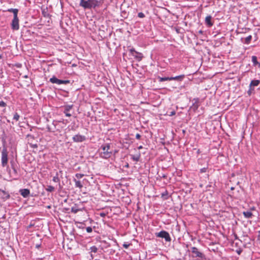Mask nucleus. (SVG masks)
Returning <instances> with one entry per match:
<instances>
[{
    "mask_svg": "<svg viewBox=\"0 0 260 260\" xmlns=\"http://www.w3.org/2000/svg\"><path fill=\"white\" fill-rule=\"evenodd\" d=\"M59 173L62 174V171H59V172H57L56 175L53 177L52 181L54 182L58 183L59 187H61L60 184V179L58 176Z\"/></svg>",
    "mask_w": 260,
    "mask_h": 260,
    "instance_id": "obj_14",
    "label": "nucleus"
},
{
    "mask_svg": "<svg viewBox=\"0 0 260 260\" xmlns=\"http://www.w3.org/2000/svg\"><path fill=\"white\" fill-rule=\"evenodd\" d=\"M31 147L32 148H37L38 147V145L36 144H32V145H31Z\"/></svg>",
    "mask_w": 260,
    "mask_h": 260,
    "instance_id": "obj_39",
    "label": "nucleus"
},
{
    "mask_svg": "<svg viewBox=\"0 0 260 260\" xmlns=\"http://www.w3.org/2000/svg\"><path fill=\"white\" fill-rule=\"evenodd\" d=\"M142 148H143V146H141H141H139V147H138V149H139V150H140V149H142Z\"/></svg>",
    "mask_w": 260,
    "mask_h": 260,
    "instance_id": "obj_41",
    "label": "nucleus"
},
{
    "mask_svg": "<svg viewBox=\"0 0 260 260\" xmlns=\"http://www.w3.org/2000/svg\"><path fill=\"white\" fill-rule=\"evenodd\" d=\"M140 154L136 155V156L133 155V156H132V159L135 161H139V160L140 159Z\"/></svg>",
    "mask_w": 260,
    "mask_h": 260,
    "instance_id": "obj_28",
    "label": "nucleus"
},
{
    "mask_svg": "<svg viewBox=\"0 0 260 260\" xmlns=\"http://www.w3.org/2000/svg\"><path fill=\"white\" fill-rule=\"evenodd\" d=\"M252 62H253L254 66H255L256 65H258L259 67H260V63H259L257 61V57L256 56H252Z\"/></svg>",
    "mask_w": 260,
    "mask_h": 260,
    "instance_id": "obj_20",
    "label": "nucleus"
},
{
    "mask_svg": "<svg viewBox=\"0 0 260 260\" xmlns=\"http://www.w3.org/2000/svg\"><path fill=\"white\" fill-rule=\"evenodd\" d=\"M73 107V105H67L64 106V110L63 113L66 114V115L68 117H71V114L69 113V112L71 110Z\"/></svg>",
    "mask_w": 260,
    "mask_h": 260,
    "instance_id": "obj_12",
    "label": "nucleus"
},
{
    "mask_svg": "<svg viewBox=\"0 0 260 260\" xmlns=\"http://www.w3.org/2000/svg\"><path fill=\"white\" fill-rule=\"evenodd\" d=\"M40 246H41L40 244H37L36 245V247L37 248H39L40 247Z\"/></svg>",
    "mask_w": 260,
    "mask_h": 260,
    "instance_id": "obj_40",
    "label": "nucleus"
},
{
    "mask_svg": "<svg viewBox=\"0 0 260 260\" xmlns=\"http://www.w3.org/2000/svg\"><path fill=\"white\" fill-rule=\"evenodd\" d=\"M6 106V104L4 101H0V107H5Z\"/></svg>",
    "mask_w": 260,
    "mask_h": 260,
    "instance_id": "obj_31",
    "label": "nucleus"
},
{
    "mask_svg": "<svg viewBox=\"0 0 260 260\" xmlns=\"http://www.w3.org/2000/svg\"><path fill=\"white\" fill-rule=\"evenodd\" d=\"M48 130L49 132H54L51 128L48 127Z\"/></svg>",
    "mask_w": 260,
    "mask_h": 260,
    "instance_id": "obj_42",
    "label": "nucleus"
},
{
    "mask_svg": "<svg viewBox=\"0 0 260 260\" xmlns=\"http://www.w3.org/2000/svg\"><path fill=\"white\" fill-rule=\"evenodd\" d=\"M42 13L45 17H48L49 16V14L48 13V9L47 8L42 9Z\"/></svg>",
    "mask_w": 260,
    "mask_h": 260,
    "instance_id": "obj_21",
    "label": "nucleus"
},
{
    "mask_svg": "<svg viewBox=\"0 0 260 260\" xmlns=\"http://www.w3.org/2000/svg\"><path fill=\"white\" fill-rule=\"evenodd\" d=\"M86 230L87 233H91L92 231V229L90 226H88L86 228Z\"/></svg>",
    "mask_w": 260,
    "mask_h": 260,
    "instance_id": "obj_30",
    "label": "nucleus"
},
{
    "mask_svg": "<svg viewBox=\"0 0 260 260\" xmlns=\"http://www.w3.org/2000/svg\"><path fill=\"white\" fill-rule=\"evenodd\" d=\"M8 152L7 148L4 147L2 151V166L3 167H6L8 164Z\"/></svg>",
    "mask_w": 260,
    "mask_h": 260,
    "instance_id": "obj_3",
    "label": "nucleus"
},
{
    "mask_svg": "<svg viewBox=\"0 0 260 260\" xmlns=\"http://www.w3.org/2000/svg\"><path fill=\"white\" fill-rule=\"evenodd\" d=\"M7 11L13 13L14 16L18 15V10L17 9L10 8L8 9Z\"/></svg>",
    "mask_w": 260,
    "mask_h": 260,
    "instance_id": "obj_19",
    "label": "nucleus"
},
{
    "mask_svg": "<svg viewBox=\"0 0 260 260\" xmlns=\"http://www.w3.org/2000/svg\"><path fill=\"white\" fill-rule=\"evenodd\" d=\"M141 138V136L139 134H137L136 135V138L137 139H140Z\"/></svg>",
    "mask_w": 260,
    "mask_h": 260,
    "instance_id": "obj_36",
    "label": "nucleus"
},
{
    "mask_svg": "<svg viewBox=\"0 0 260 260\" xmlns=\"http://www.w3.org/2000/svg\"><path fill=\"white\" fill-rule=\"evenodd\" d=\"M168 195L167 191H166L165 192L161 193V197L165 198V196Z\"/></svg>",
    "mask_w": 260,
    "mask_h": 260,
    "instance_id": "obj_35",
    "label": "nucleus"
},
{
    "mask_svg": "<svg viewBox=\"0 0 260 260\" xmlns=\"http://www.w3.org/2000/svg\"><path fill=\"white\" fill-rule=\"evenodd\" d=\"M3 58V55L2 54H0V59H2Z\"/></svg>",
    "mask_w": 260,
    "mask_h": 260,
    "instance_id": "obj_45",
    "label": "nucleus"
},
{
    "mask_svg": "<svg viewBox=\"0 0 260 260\" xmlns=\"http://www.w3.org/2000/svg\"><path fill=\"white\" fill-rule=\"evenodd\" d=\"M129 51L131 54L139 61H141L143 57V54L141 53L136 51L134 48L130 49Z\"/></svg>",
    "mask_w": 260,
    "mask_h": 260,
    "instance_id": "obj_6",
    "label": "nucleus"
},
{
    "mask_svg": "<svg viewBox=\"0 0 260 260\" xmlns=\"http://www.w3.org/2000/svg\"><path fill=\"white\" fill-rule=\"evenodd\" d=\"M184 77L185 76L184 75H181L176 77H171V79L172 80L182 81Z\"/></svg>",
    "mask_w": 260,
    "mask_h": 260,
    "instance_id": "obj_17",
    "label": "nucleus"
},
{
    "mask_svg": "<svg viewBox=\"0 0 260 260\" xmlns=\"http://www.w3.org/2000/svg\"><path fill=\"white\" fill-rule=\"evenodd\" d=\"M207 168H203L200 170L201 173H205L206 172Z\"/></svg>",
    "mask_w": 260,
    "mask_h": 260,
    "instance_id": "obj_34",
    "label": "nucleus"
},
{
    "mask_svg": "<svg viewBox=\"0 0 260 260\" xmlns=\"http://www.w3.org/2000/svg\"><path fill=\"white\" fill-rule=\"evenodd\" d=\"M72 139L74 142H82L86 140V137L80 134H77L75 135Z\"/></svg>",
    "mask_w": 260,
    "mask_h": 260,
    "instance_id": "obj_8",
    "label": "nucleus"
},
{
    "mask_svg": "<svg viewBox=\"0 0 260 260\" xmlns=\"http://www.w3.org/2000/svg\"><path fill=\"white\" fill-rule=\"evenodd\" d=\"M126 167H128V164H127V165H126Z\"/></svg>",
    "mask_w": 260,
    "mask_h": 260,
    "instance_id": "obj_46",
    "label": "nucleus"
},
{
    "mask_svg": "<svg viewBox=\"0 0 260 260\" xmlns=\"http://www.w3.org/2000/svg\"><path fill=\"white\" fill-rule=\"evenodd\" d=\"M45 189L46 191L51 192L54 191L55 188L51 185H48Z\"/></svg>",
    "mask_w": 260,
    "mask_h": 260,
    "instance_id": "obj_24",
    "label": "nucleus"
},
{
    "mask_svg": "<svg viewBox=\"0 0 260 260\" xmlns=\"http://www.w3.org/2000/svg\"><path fill=\"white\" fill-rule=\"evenodd\" d=\"M155 236L157 237L164 238L167 242H170L171 241L169 233L165 231H161L159 233H156Z\"/></svg>",
    "mask_w": 260,
    "mask_h": 260,
    "instance_id": "obj_4",
    "label": "nucleus"
},
{
    "mask_svg": "<svg viewBox=\"0 0 260 260\" xmlns=\"http://www.w3.org/2000/svg\"><path fill=\"white\" fill-rule=\"evenodd\" d=\"M19 115L17 113H15L13 116V119L16 121H18L19 119Z\"/></svg>",
    "mask_w": 260,
    "mask_h": 260,
    "instance_id": "obj_27",
    "label": "nucleus"
},
{
    "mask_svg": "<svg viewBox=\"0 0 260 260\" xmlns=\"http://www.w3.org/2000/svg\"><path fill=\"white\" fill-rule=\"evenodd\" d=\"M84 176V175L83 174H80V173H77V174L75 175V176H76V177L77 179H81V178H82Z\"/></svg>",
    "mask_w": 260,
    "mask_h": 260,
    "instance_id": "obj_29",
    "label": "nucleus"
},
{
    "mask_svg": "<svg viewBox=\"0 0 260 260\" xmlns=\"http://www.w3.org/2000/svg\"><path fill=\"white\" fill-rule=\"evenodd\" d=\"M199 32L200 34H203V31L202 30H200V31H199Z\"/></svg>",
    "mask_w": 260,
    "mask_h": 260,
    "instance_id": "obj_44",
    "label": "nucleus"
},
{
    "mask_svg": "<svg viewBox=\"0 0 260 260\" xmlns=\"http://www.w3.org/2000/svg\"><path fill=\"white\" fill-rule=\"evenodd\" d=\"M50 82L53 84L57 85L67 84L70 83L69 80H63L57 79L55 76H53L49 80Z\"/></svg>",
    "mask_w": 260,
    "mask_h": 260,
    "instance_id": "obj_5",
    "label": "nucleus"
},
{
    "mask_svg": "<svg viewBox=\"0 0 260 260\" xmlns=\"http://www.w3.org/2000/svg\"><path fill=\"white\" fill-rule=\"evenodd\" d=\"M100 150H101L100 156L103 158H109L112 154V152L110 150V144L109 143L102 145L100 147Z\"/></svg>",
    "mask_w": 260,
    "mask_h": 260,
    "instance_id": "obj_2",
    "label": "nucleus"
},
{
    "mask_svg": "<svg viewBox=\"0 0 260 260\" xmlns=\"http://www.w3.org/2000/svg\"><path fill=\"white\" fill-rule=\"evenodd\" d=\"M94 260H100V259L96 258Z\"/></svg>",
    "mask_w": 260,
    "mask_h": 260,
    "instance_id": "obj_47",
    "label": "nucleus"
},
{
    "mask_svg": "<svg viewBox=\"0 0 260 260\" xmlns=\"http://www.w3.org/2000/svg\"><path fill=\"white\" fill-rule=\"evenodd\" d=\"M129 246V244H126V243H124L123 245V246L125 248H127Z\"/></svg>",
    "mask_w": 260,
    "mask_h": 260,
    "instance_id": "obj_37",
    "label": "nucleus"
},
{
    "mask_svg": "<svg viewBox=\"0 0 260 260\" xmlns=\"http://www.w3.org/2000/svg\"><path fill=\"white\" fill-rule=\"evenodd\" d=\"M176 112L175 111H171L170 112V113L169 114V115L170 116H173V115H174L175 114Z\"/></svg>",
    "mask_w": 260,
    "mask_h": 260,
    "instance_id": "obj_38",
    "label": "nucleus"
},
{
    "mask_svg": "<svg viewBox=\"0 0 260 260\" xmlns=\"http://www.w3.org/2000/svg\"><path fill=\"white\" fill-rule=\"evenodd\" d=\"M192 105L190 107V109L192 110H193L194 112H195L197 109L199 108V107L200 106L199 104V98H195L193 99L192 100Z\"/></svg>",
    "mask_w": 260,
    "mask_h": 260,
    "instance_id": "obj_9",
    "label": "nucleus"
},
{
    "mask_svg": "<svg viewBox=\"0 0 260 260\" xmlns=\"http://www.w3.org/2000/svg\"><path fill=\"white\" fill-rule=\"evenodd\" d=\"M243 214L244 217L246 218H250L253 216L252 212L250 211H244Z\"/></svg>",
    "mask_w": 260,
    "mask_h": 260,
    "instance_id": "obj_18",
    "label": "nucleus"
},
{
    "mask_svg": "<svg viewBox=\"0 0 260 260\" xmlns=\"http://www.w3.org/2000/svg\"><path fill=\"white\" fill-rule=\"evenodd\" d=\"M212 17L211 16H207L205 18V23L209 26L211 27L213 25V23L211 22Z\"/></svg>",
    "mask_w": 260,
    "mask_h": 260,
    "instance_id": "obj_15",
    "label": "nucleus"
},
{
    "mask_svg": "<svg viewBox=\"0 0 260 260\" xmlns=\"http://www.w3.org/2000/svg\"><path fill=\"white\" fill-rule=\"evenodd\" d=\"M73 181L75 182V185L76 187H78L80 189L83 187V185L79 180H77L76 179L74 178Z\"/></svg>",
    "mask_w": 260,
    "mask_h": 260,
    "instance_id": "obj_16",
    "label": "nucleus"
},
{
    "mask_svg": "<svg viewBox=\"0 0 260 260\" xmlns=\"http://www.w3.org/2000/svg\"><path fill=\"white\" fill-rule=\"evenodd\" d=\"M100 215L102 217H105L106 216V213L104 212H101Z\"/></svg>",
    "mask_w": 260,
    "mask_h": 260,
    "instance_id": "obj_33",
    "label": "nucleus"
},
{
    "mask_svg": "<svg viewBox=\"0 0 260 260\" xmlns=\"http://www.w3.org/2000/svg\"><path fill=\"white\" fill-rule=\"evenodd\" d=\"M80 210V209L77 208L76 206L72 207L71 208V212L74 213H77L78 211Z\"/></svg>",
    "mask_w": 260,
    "mask_h": 260,
    "instance_id": "obj_25",
    "label": "nucleus"
},
{
    "mask_svg": "<svg viewBox=\"0 0 260 260\" xmlns=\"http://www.w3.org/2000/svg\"><path fill=\"white\" fill-rule=\"evenodd\" d=\"M251 39H252V36L251 35H249L245 38L244 43L246 44H249L250 43V42H251Z\"/></svg>",
    "mask_w": 260,
    "mask_h": 260,
    "instance_id": "obj_23",
    "label": "nucleus"
},
{
    "mask_svg": "<svg viewBox=\"0 0 260 260\" xmlns=\"http://www.w3.org/2000/svg\"><path fill=\"white\" fill-rule=\"evenodd\" d=\"M138 16L140 18H144L145 17L144 14L142 12L139 13Z\"/></svg>",
    "mask_w": 260,
    "mask_h": 260,
    "instance_id": "obj_32",
    "label": "nucleus"
},
{
    "mask_svg": "<svg viewBox=\"0 0 260 260\" xmlns=\"http://www.w3.org/2000/svg\"><path fill=\"white\" fill-rule=\"evenodd\" d=\"M19 192L23 198H25L28 197L30 194V191L28 189H21L19 190Z\"/></svg>",
    "mask_w": 260,
    "mask_h": 260,
    "instance_id": "obj_11",
    "label": "nucleus"
},
{
    "mask_svg": "<svg viewBox=\"0 0 260 260\" xmlns=\"http://www.w3.org/2000/svg\"><path fill=\"white\" fill-rule=\"evenodd\" d=\"M11 25V28L13 30H17L19 29V19L18 17V15L13 17V19L12 21Z\"/></svg>",
    "mask_w": 260,
    "mask_h": 260,
    "instance_id": "obj_7",
    "label": "nucleus"
},
{
    "mask_svg": "<svg viewBox=\"0 0 260 260\" xmlns=\"http://www.w3.org/2000/svg\"><path fill=\"white\" fill-rule=\"evenodd\" d=\"M101 2L98 0H80L79 5L84 9H91L99 7Z\"/></svg>",
    "mask_w": 260,
    "mask_h": 260,
    "instance_id": "obj_1",
    "label": "nucleus"
},
{
    "mask_svg": "<svg viewBox=\"0 0 260 260\" xmlns=\"http://www.w3.org/2000/svg\"><path fill=\"white\" fill-rule=\"evenodd\" d=\"M191 252L195 255L196 257L202 258L204 256V254L200 252L197 247H192L191 248Z\"/></svg>",
    "mask_w": 260,
    "mask_h": 260,
    "instance_id": "obj_10",
    "label": "nucleus"
},
{
    "mask_svg": "<svg viewBox=\"0 0 260 260\" xmlns=\"http://www.w3.org/2000/svg\"><path fill=\"white\" fill-rule=\"evenodd\" d=\"M159 82H164L165 81H171L172 80L171 77H160L158 78Z\"/></svg>",
    "mask_w": 260,
    "mask_h": 260,
    "instance_id": "obj_22",
    "label": "nucleus"
},
{
    "mask_svg": "<svg viewBox=\"0 0 260 260\" xmlns=\"http://www.w3.org/2000/svg\"><path fill=\"white\" fill-rule=\"evenodd\" d=\"M91 252L96 253L98 251V248L95 246H93L90 247Z\"/></svg>",
    "mask_w": 260,
    "mask_h": 260,
    "instance_id": "obj_26",
    "label": "nucleus"
},
{
    "mask_svg": "<svg viewBox=\"0 0 260 260\" xmlns=\"http://www.w3.org/2000/svg\"><path fill=\"white\" fill-rule=\"evenodd\" d=\"M259 83H260V80H252L249 85V89L253 90V87L258 86Z\"/></svg>",
    "mask_w": 260,
    "mask_h": 260,
    "instance_id": "obj_13",
    "label": "nucleus"
},
{
    "mask_svg": "<svg viewBox=\"0 0 260 260\" xmlns=\"http://www.w3.org/2000/svg\"><path fill=\"white\" fill-rule=\"evenodd\" d=\"M241 252V250L237 251V253L238 254H240Z\"/></svg>",
    "mask_w": 260,
    "mask_h": 260,
    "instance_id": "obj_43",
    "label": "nucleus"
}]
</instances>
